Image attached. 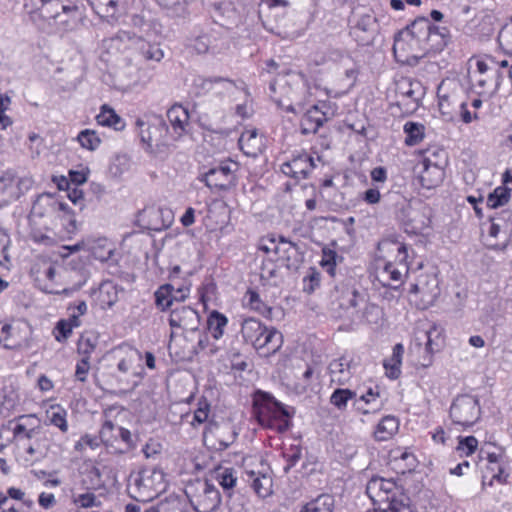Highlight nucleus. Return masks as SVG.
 <instances>
[{
  "label": "nucleus",
  "mask_w": 512,
  "mask_h": 512,
  "mask_svg": "<svg viewBox=\"0 0 512 512\" xmlns=\"http://www.w3.org/2000/svg\"><path fill=\"white\" fill-rule=\"evenodd\" d=\"M450 39L449 30L419 17L394 37L393 53L397 62L415 66L429 53L439 52Z\"/></svg>",
  "instance_id": "nucleus-1"
},
{
  "label": "nucleus",
  "mask_w": 512,
  "mask_h": 512,
  "mask_svg": "<svg viewBox=\"0 0 512 512\" xmlns=\"http://www.w3.org/2000/svg\"><path fill=\"white\" fill-rule=\"evenodd\" d=\"M269 89L271 99L279 108L292 113L303 109L307 90L299 74L279 75L270 83Z\"/></svg>",
  "instance_id": "nucleus-2"
},
{
  "label": "nucleus",
  "mask_w": 512,
  "mask_h": 512,
  "mask_svg": "<svg viewBox=\"0 0 512 512\" xmlns=\"http://www.w3.org/2000/svg\"><path fill=\"white\" fill-rule=\"evenodd\" d=\"M167 488L165 474L157 468H144L129 475L127 490L129 495L138 502H148Z\"/></svg>",
  "instance_id": "nucleus-3"
},
{
  "label": "nucleus",
  "mask_w": 512,
  "mask_h": 512,
  "mask_svg": "<svg viewBox=\"0 0 512 512\" xmlns=\"http://www.w3.org/2000/svg\"><path fill=\"white\" fill-rule=\"evenodd\" d=\"M109 356L119 373V378L127 381L131 378V388L137 387L145 374L141 352L129 344H121L113 348Z\"/></svg>",
  "instance_id": "nucleus-4"
},
{
  "label": "nucleus",
  "mask_w": 512,
  "mask_h": 512,
  "mask_svg": "<svg viewBox=\"0 0 512 512\" xmlns=\"http://www.w3.org/2000/svg\"><path fill=\"white\" fill-rule=\"evenodd\" d=\"M254 415L261 426L279 433L289 428L287 410L268 393H257L254 399Z\"/></svg>",
  "instance_id": "nucleus-5"
},
{
  "label": "nucleus",
  "mask_w": 512,
  "mask_h": 512,
  "mask_svg": "<svg viewBox=\"0 0 512 512\" xmlns=\"http://www.w3.org/2000/svg\"><path fill=\"white\" fill-rule=\"evenodd\" d=\"M241 334L245 342L268 356L278 351L283 343L282 334L275 328L268 329L255 318L244 319L241 324Z\"/></svg>",
  "instance_id": "nucleus-6"
},
{
  "label": "nucleus",
  "mask_w": 512,
  "mask_h": 512,
  "mask_svg": "<svg viewBox=\"0 0 512 512\" xmlns=\"http://www.w3.org/2000/svg\"><path fill=\"white\" fill-rule=\"evenodd\" d=\"M103 47L110 52H120L127 48L135 47L141 53L146 60L160 61L164 53L159 45L151 44L146 42L141 37L128 31H120L115 36L105 39L103 41Z\"/></svg>",
  "instance_id": "nucleus-7"
},
{
  "label": "nucleus",
  "mask_w": 512,
  "mask_h": 512,
  "mask_svg": "<svg viewBox=\"0 0 512 512\" xmlns=\"http://www.w3.org/2000/svg\"><path fill=\"white\" fill-rule=\"evenodd\" d=\"M185 494L197 512H212L221 502L218 489L208 480L196 479L190 482Z\"/></svg>",
  "instance_id": "nucleus-8"
},
{
  "label": "nucleus",
  "mask_w": 512,
  "mask_h": 512,
  "mask_svg": "<svg viewBox=\"0 0 512 512\" xmlns=\"http://www.w3.org/2000/svg\"><path fill=\"white\" fill-rule=\"evenodd\" d=\"M366 493L380 512H388L389 506L404 496L394 480L380 477L368 482Z\"/></svg>",
  "instance_id": "nucleus-9"
},
{
  "label": "nucleus",
  "mask_w": 512,
  "mask_h": 512,
  "mask_svg": "<svg viewBox=\"0 0 512 512\" xmlns=\"http://www.w3.org/2000/svg\"><path fill=\"white\" fill-rule=\"evenodd\" d=\"M62 264L53 261H42L32 268L37 286L46 293L59 294L62 288Z\"/></svg>",
  "instance_id": "nucleus-10"
},
{
  "label": "nucleus",
  "mask_w": 512,
  "mask_h": 512,
  "mask_svg": "<svg viewBox=\"0 0 512 512\" xmlns=\"http://www.w3.org/2000/svg\"><path fill=\"white\" fill-rule=\"evenodd\" d=\"M238 163L230 159L221 161L202 175L201 180L210 189L228 190L236 185Z\"/></svg>",
  "instance_id": "nucleus-11"
},
{
  "label": "nucleus",
  "mask_w": 512,
  "mask_h": 512,
  "mask_svg": "<svg viewBox=\"0 0 512 512\" xmlns=\"http://www.w3.org/2000/svg\"><path fill=\"white\" fill-rule=\"evenodd\" d=\"M480 412L477 398L467 394L460 395L454 399L450 407V418L456 425L470 427L478 421Z\"/></svg>",
  "instance_id": "nucleus-12"
},
{
  "label": "nucleus",
  "mask_w": 512,
  "mask_h": 512,
  "mask_svg": "<svg viewBox=\"0 0 512 512\" xmlns=\"http://www.w3.org/2000/svg\"><path fill=\"white\" fill-rule=\"evenodd\" d=\"M136 126L139 128L141 142L146 145V149L152 151L154 147H160L164 144L168 127L161 116L152 115L147 120L137 119Z\"/></svg>",
  "instance_id": "nucleus-13"
},
{
  "label": "nucleus",
  "mask_w": 512,
  "mask_h": 512,
  "mask_svg": "<svg viewBox=\"0 0 512 512\" xmlns=\"http://www.w3.org/2000/svg\"><path fill=\"white\" fill-rule=\"evenodd\" d=\"M30 5L33 7L32 20L43 29L46 24L56 25L57 18L64 12V4L61 0H30V4L25 3L26 7Z\"/></svg>",
  "instance_id": "nucleus-14"
},
{
  "label": "nucleus",
  "mask_w": 512,
  "mask_h": 512,
  "mask_svg": "<svg viewBox=\"0 0 512 512\" xmlns=\"http://www.w3.org/2000/svg\"><path fill=\"white\" fill-rule=\"evenodd\" d=\"M237 433L229 424L219 425L209 422L203 432V441L206 447L214 451L227 449L236 439Z\"/></svg>",
  "instance_id": "nucleus-15"
},
{
  "label": "nucleus",
  "mask_w": 512,
  "mask_h": 512,
  "mask_svg": "<svg viewBox=\"0 0 512 512\" xmlns=\"http://www.w3.org/2000/svg\"><path fill=\"white\" fill-rule=\"evenodd\" d=\"M377 33V19L374 15L368 13L359 16L356 23L350 29V35L362 46L372 44Z\"/></svg>",
  "instance_id": "nucleus-16"
},
{
  "label": "nucleus",
  "mask_w": 512,
  "mask_h": 512,
  "mask_svg": "<svg viewBox=\"0 0 512 512\" xmlns=\"http://www.w3.org/2000/svg\"><path fill=\"white\" fill-rule=\"evenodd\" d=\"M169 325L173 329L180 328L185 331L195 332L200 325V315L190 306H178L171 310Z\"/></svg>",
  "instance_id": "nucleus-17"
},
{
  "label": "nucleus",
  "mask_w": 512,
  "mask_h": 512,
  "mask_svg": "<svg viewBox=\"0 0 512 512\" xmlns=\"http://www.w3.org/2000/svg\"><path fill=\"white\" fill-rule=\"evenodd\" d=\"M314 159L306 152L299 153L281 165V172L297 180L305 179L315 168Z\"/></svg>",
  "instance_id": "nucleus-18"
},
{
  "label": "nucleus",
  "mask_w": 512,
  "mask_h": 512,
  "mask_svg": "<svg viewBox=\"0 0 512 512\" xmlns=\"http://www.w3.org/2000/svg\"><path fill=\"white\" fill-rule=\"evenodd\" d=\"M193 87L197 95L221 92L220 88H225L226 92L230 94L238 89L237 83L233 80L222 77L204 78L201 76L194 79Z\"/></svg>",
  "instance_id": "nucleus-19"
},
{
  "label": "nucleus",
  "mask_w": 512,
  "mask_h": 512,
  "mask_svg": "<svg viewBox=\"0 0 512 512\" xmlns=\"http://www.w3.org/2000/svg\"><path fill=\"white\" fill-rule=\"evenodd\" d=\"M77 478L83 490H96L104 485L100 469L91 460L81 463Z\"/></svg>",
  "instance_id": "nucleus-20"
},
{
  "label": "nucleus",
  "mask_w": 512,
  "mask_h": 512,
  "mask_svg": "<svg viewBox=\"0 0 512 512\" xmlns=\"http://www.w3.org/2000/svg\"><path fill=\"white\" fill-rule=\"evenodd\" d=\"M174 290L175 286L170 283L164 284L156 290L154 296L157 308L161 311H165L172 306L174 301H184L187 298L188 288L177 287V293H181V296L174 295Z\"/></svg>",
  "instance_id": "nucleus-21"
},
{
  "label": "nucleus",
  "mask_w": 512,
  "mask_h": 512,
  "mask_svg": "<svg viewBox=\"0 0 512 512\" xmlns=\"http://www.w3.org/2000/svg\"><path fill=\"white\" fill-rule=\"evenodd\" d=\"M89 255H78L77 257H71L68 262L69 268L66 269L68 272V278L74 280V283L69 288L71 290L79 289L87 280L86 266L88 263Z\"/></svg>",
  "instance_id": "nucleus-22"
},
{
  "label": "nucleus",
  "mask_w": 512,
  "mask_h": 512,
  "mask_svg": "<svg viewBox=\"0 0 512 512\" xmlns=\"http://www.w3.org/2000/svg\"><path fill=\"white\" fill-rule=\"evenodd\" d=\"M402 270L396 263L386 262L382 267H377L375 278L383 287L397 288L402 282Z\"/></svg>",
  "instance_id": "nucleus-23"
},
{
  "label": "nucleus",
  "mask_w": 512,
  "mask_h": 512,
  "mask_svg": "<svg viewBox=\"0 0 512 512\" xmlns=\"http://www.w3.org/2000/svg\"><path fill=\"white\" fill-rule=\"evenodd\" d=\"M444 178L443 164L433 163L430 158H424L420 181L423 187L431 189L439 185Z\"/></svg>",
  "instance_id": "nucleus-24"
},
{
  "label": "nucleus",
  "mask_w": 512,
  "mask_h": 512,
  "mask_svg": "<svg viewBox=\"0 0 512 512\" xmlns=\"http://www.w3.org/2000/svg\"><path fill=\"white\" fill-rule=\"evenodd\" d=\"M325 121V114L318 109V106L313 105L306 111L301 119L300 126L302 134L316 133Z\"/></svg>",
  "instance_id": "nucleus-25"
},
{
  "label": "nucleus",
  "mask_w": 512,
  "mask_h": 512,
  "mask_svg": "<svg viewBox=\"0 0 512 512\" xmlns=\"http://www.w3.org/2000/svg\"><path fill=\"white\" fill-rule=\"evenodd\" d=\"M366 295L359 293L355 289H347L339 299L340 308L347 311L352 319L360 312L362 303H365Z\"/></svg>",
  "instance_id": "nucleus-26"
},
{
  "label": "nucleus",
  "mask_w": 512,
  "mask_h": 512,
  "mask_svg": "<svg viewBox=\"0 0 512 512\" xmlns=\"http://www.w3.org/2000/svg\"><path fill=\"white\" fill-rule=\"evenodd\" d=\"M19 198L17 177L4 174L0 177V207Z\"/></svg>",
  "instance_id": "nucleus-27"
},
{
  "label": "nucleus",
  "mask_w": 512,
  "mask_h": 512,
  "mask_svg": "<svg viewBox=\"0 0 512 512\" xmlns=\"http://www.w3.org/2000/svg\"><path fill=\"white\" fill-rule=\"evenodd\" d=\"M238 144L240 149L247 155L251 157L258 156L262 151V138L258 135L257 131L247 130L243 132L238 140Z\"/></svg>",
  "instance_id": "nucleus-28"
},
{
  "label": "nucleus",
  "mask_w": 512,
  "mask_h": 512,
  "mask_svg": "<svg viewBox=\"0 0 512 512\" xmlns=\"http://www.w3.org/2000/svg\"><path fill=\"white\" fill-rule=\"evenodd\" d=\"M64 210V203L55 199L51 193L41 194L34 202L33 211L43 215L45 213H56Z\"/></svg>",
  "instance_id": "nucleus-29"
},
{
  "label": "nucleus",
  "mask_w": 512,
  "mask_h": 512,
  "mask_svg": "<svg viewBox=\"0 0 512 512\" xmlns=\"http://www.w3.org/2000/svg\"><path fill=\"white\" fill-rule=\"evenodd\" d=\"M404 354V346L401 343H397L393 347L392 355L384 360V368L386 375L390 379H397L401 374V363Z\"/></svg>",
  "instance_id": "nucleus-30"
},
{
  "label": "nucleus",
  "mask_w": 512,
  "mask_h": 512,
  "mask_svg": "<svg viewBox=\"0 0 512 512\" xmlns=\"http://www.w3.org/2000/svg\"><path fill=\"white\" fill-rule=\"evenodd\" d=\"M331 381L344 385L351 377L350 364L346 358L334 359L329 364Z\"/></svg>",
  "instance_id": "nucleus-31"
},
{
  "label": "nucleus",
  "mask_w": 512,
  "mask_h": 512,
  "mask_svg": "<svg viewBox=\"0 0 512 512\" xmlns=\"http://www.w3.org/2000/svg\"><path fill=\"white\" fill-rule=\"evenodd\" d=\"M97 123L101 126L112 127L115 130H122L125 126L123 119L110 106L104 104L100 113L96 116Z\"/></svg>",
  "instance_id": "nucleus-32"
},
{
  "label": "nucleus",
  "mask_w": 512,
  "mask_h": 512,
  "mask_svg": "<svg viewBox=\"0 0 512 512\" xmlns=\"http://www.w3.org/2000/svg\"><path fill=\"white\" fill-rule=\"evenodd\" d=\"M167 118L174 130L175 134L180 136L188 123V112L181 105H173L167 111Z\"/></svg>",
  "instance_id": "nucleus-33"
},
{
  "label": "nucleus",
  "mask_w": 512,
  "mask_h": 512,
  "mask_svg": "<svg viewBox=\"0 0 512 512\" xmlns=\"http://www.w3.org/2000/svg\"><path fill=\"white\" fill-rule=\"evenodd\" d=\"M69 312L68 319L66 320V338L72 328L79 327L81 325L80 317L87 312V304L84 300H79L75 303H70L67 307Z\"/></svg>",
  "instance_id": "nucleus-34"
},
{
  "label": "nucleus",
  "mask_w": 512,
  "mask_h": 512,
  "mask_svg": "<svg viewBox=\"0 0 512 512\" xmlns=\"http://www.w3.org/2000/svg\"><path fill=\"white\" fill-rule=\"evenodd\" d=\"M399 428V421L394 416H385L377 425L374 436L378 441L389 440Z\"/></svg>",
  "instance_id": "nucleus-35"
},
{
  "label": "nucleus",
  "mask_w": 512,
  "mask_h": 512,
  "mask_svg": "<svg viewBox=\"0 0 512 512\" xmlns=\"http://www.w3.org/2000/svg\"><path fill=\"white\" fill-rule=\"evenodd\" d=\"M362 305L363 309H360L355 318H359L367 324H380L384 315L382 308L374 303H369L366 298L365 303H362Z\"/></svg>",
  "instance_id": "nucleus-36"
},
{
  "label": "nucleus",
  "mask_w": 512,
  "mask_h": 512,
  "mask_svg": "<svg viewBox=\"0 0 512 512\" xmlns=\"http://www.w3.org/2000/svg\"><path fill=\"white\" fill-rule=\"evenodd\" d=\"M44 423L46 425H54L61 431H64V408L57 403L45 404Z\"/></svg>",
  "instance_id": "nucleus-37"
},
{
  "label": "nucleus",
  "mask_w": 512,
  "mask_h": 512,
  "mask_svg": "<svg viewBox=\"0 0 512 512\" xmlns=\"http://www.w3.org/2000/svg\"><path fill=\"white\" fill-rule=\"evenodd\" d=\"M437 95L441 113L452 118V114L458 108L460 102L456 101L455 95H449L446 92V84L444 82L439 85Z\"/></svg>",
  "instance_id": "nucleus-38"
},
{
  "label": "nucleus",
  "mask_w": 512,
  "mask_h": 512,
  "mask_svg": "<svg viewBox=\"0 0 512 512\" xmlns=\"http://www.w3.org/2000/svg\"><path fill=\"white\" fill-rule=\"evenodd\" d=\"M115 249L111 243H109L106 239L98 240L91 247V254L95 259L100 260L102 262L112 261L117 263V260L114 259Z\"/></svg>",
  "instance_id": "nucleus-39"
},
{
  "label": "nucleus",
  "mask_w": 512,
  "mask_h": 512,
  "mask_svg": "<svg viewBox=\"0 0 512 512\" xmlns=\"http://www.w3.org/2000/svg\"><path fill=\"white\" fill-rule=\"evenodd\" d=\"M228 323L225 315L218 311H213L207 319V328L214 339H220L224 334V328Z\"/></svg>",
  "instance_id": "nucleus-40"
},
{
  "label": "nucleus",
  "mask_w": 512,
  "mask_h": 512,
  "mask_svg": "<svg viewBox=\"0 0 512 512\" xmlns=\"http://www.w3.org/2000/svg\"><path fill=\"white\" fill-rule=\"evenodd\" d=\"M71 497L73 503L81 508H89L97 505V498L91 490L81 491L80 488L74 486L71 489Z\"/></svg>",
  "instance_id": "nucleus-41"
},
{
  "label": "nucleus",
  "mask_w": 512,
  "mask_h": 512,
  "mask_svg": "<svg viewBox=\"0 0 512 512\" xmlns=\"http://www.w3.org/2000/svg\"><path fill=\"white\" fill-rule=\"evenodd\" d=\"M406 134L405 143L409 146L418 144L424 137V126L415 122H407L404 125Z\"/></svg>",
  "instance_id": "nucleus-42"
},
{
  "label": "nucleus",
  "mask_w": 512,
  "mask_h": 512,
  "mask_svg": "<svg viewBox=\"0 0 512 512\" xmlns=\"http://www.w3.org/2000/svg\"><path fill=\"white\" fill-rule=\"evenodd\" d=\"M510 199V191L504 186L497 187L487 197L486 204L491 209L505 205Z\"/></svg>",
  "instance_id": "nucleus-43"
},
{
  "label": "nucleus",
  "mask_w": 512,
  "mask_h": 512,
  "mask_svg": "<svg viewBox=\"0 0 512 512\" xmlns=\"http://www.w3.org/2000/svg\"><path fill=\"white\" fill-rule=\"evenodd\" d=\"M333 498L328 494H323L315 500L305 505L306 511L309 512H332Z\"/></svg>",
  "instance_id": "nucleus-44"
},
{
  "label": "nucleus",
  "mask_w": 512,
  "mask_h": 512,
  "mask_svg": "<svg viewBox=\"0 0 512 512\" xmlns=\"http://www.w3.org/2000/svg\"><path fill=\"white\" fill-rule=\"evenodd\" d=\"M333 498L328 494H323L315 500L305 505L306 511L309 512H332Z\"/></svg>",
  "instance_id": "nucleus-45"
},
{
  "label": "nucleus",
  "mask_w": 512,
  "mask_h": 512,
  "mask_svg": "<svg viewBox=\"0 0 512 512\" xmlns=\"http://www.w3.org/2000/svg\"><path fill=\"white\" fill-rule=\"evenodd\" d=\"M77 141L81 147L90 151L96 150L101 144L100 137L94 130L90 129L82 130L77 136Z\"/></svg>",
  "instance_id": "nucleus-46"
},
{
  "label": "nucleus",
  "mask_w": 512,
  "mask_h": 512,
  "mask_svg": "<svg viewBox=\"0 0 512 512\" xmlns=\"http://www.w3.org/2000/svg\"><path fill=\"white\" fill-rule=\"evenodd\" d=\"M251 486L254 492L261 498H266L272 493V479L267 475L256 476Z\"/></svg>",
  "instance_id": "nucleus-47"
},
{
  "label": "nucleus",
  "mask_w": 512,
  "mask_h": 512,
  "mask_svg": "<svg viewBox=\"0 0 512 512\" xmlns=\"http://www.w3.org/2000/svg\"><path fill=\"white\" fill-rule=\"evenodd\" d=\"M215 478L224 490H230L236 485L237 477L233 468H219Z\"/></svg>",
  "instance_id": "nucleus-48"
},
{
  "label": "nucleus",
  "mask_w": 512,
  "mask_h": 512,
  "mask_svg": "<svg viewBox=\"0 0 512 512\" xmlns=\"http://www.w3.org/2000/svg\"><path fill=\"white\" fill-rule=\"evenodd\" d=\"M355 396L356 393L354 391L339 388L332 393L330 403L337 409L344 410L347 407L348 401L353 399Z\"/></svg>",
  "instance_id": "nucleus-49"
},
{
  "label": "nucleus",
  "mask_w": 512,
  "mask_h": 512,
  "mask_svg": "<svg viewBox=\"0 0 512 512\" xmlns=\"http://www.w3.org/2000/svg\"><path fill=\"white\" fill-rule=\"evenodd\" d=\"M157 512H184V504L178 497H169L160 501L157 505Z\"/></svg>",
  "instance_id": "nucleus-50"
},
{
  "label": "nucleus",
  "mask_w": 512,
  "mask_h": 512,
  "mask_svg": "<svg viewBox=\"0 0 512 512\" xmlns=\"http://www.w3.org/2000/svg\"><path fill=\"white\" fill-rule=\"evenodd\" d=\"M66 196L80 211L85 208L84 192L78 186L71 187L70 183L66 180Z\"/></svg>",
  "instance_id": "nucleus-51"
},
{
  "label": "nucleus",
  "mask_w": 512,
  "mask_h": 512,
  "mask_svg": "<svg viewBox=\"0 0 512 512\" xmlns=\"http://www.w3.org/2000/svg\"><path fill=\"white\" fill-rule=\"evenodd\" d=\"M430 282L432 284V288L425 287L424 279L422 277H420L417 280V282L414 285H412L411 291L415 292V293L427 294L431 297H434V296L438 295V293H439L437 278L435 276H431Z\"/></svg>",
  "instance_id": "nucleus-52"
},
{
  "label": "nucleus",
  "mask_w": 512,
  "mask_h": 512,
  "mask_svg": "<svg viewBox=\"0 0 512 512\" xmlns=\"http://www.w3.org/2000/svg\"><path fill=\"white\" fill-rule=\"evenodd\" d=\"M498 42L505 53L512 55V22L501 29Z\"/></svg>",
  "instance_id": "nucleus-53"
},
{
  "label": "nucleus",
  "mask_w": 512,
  "mask_h": 512,
  "mask_svg": "<svg viewBox=\"0 0 512 512\" xmlns=\"http://www.w3.org/2000/svg\"><path fill=\"white\" fill-rule=\"evenodd\" d=\"M337 257H338V255L334 250H331L328 248H324L322 250V259L320 261V265L331 276H334V274H335V266H336Z\"/></svg>",
  "instance_id": "nucleus-54"
},
{
  "label": "nucleus",
  "mask_w": 512,
  "mask_h": 512,
  "mask_svg": "<svg viewBox=\"0 0 512 512\" xmlns=\"http://www.w3.org/2000/svg\"><path fill=\"white\" fill-rule=\"evenodd\" d=\"M26 419H28V417H20L19 422L15 423V425L12 428L14 438L17 441L30 439L34 434V429L28 428L27 425L22 422L23 420Z\"/></svg>",
  "instance_id": "nucleus-55"
},
{
  "label": "nucleus",
  "mask_w": 512,
  "mask_h": 512,
  "mask_svg": "<svg viewBox=\"0 0 512 512\" xmlns=\"http://www.w3.org/2000/svg\"><path fill=\"white\" fill-rule=\"evenodd\" d=\"M9 246V235L0 229V266L4 268H8V265L10 264V257L8 253Z\"/></svg>",
  "instance_id": "nucleus-56"
},
{
  "label": "nucleus",
  "mask_w": 512,
  "mask_h": 512,
  "mask_svg": "<svg viewBox=\"0 0 512 512\" xmlns=\"http://www.w3.org/2000/svg\"><path fill=\"white\" fill-rule=\"evenodd\" d=\"M248 296V305L251 309L263 314L267 315L271 313V308L268 307L265 303L262 302L260 296L257 292L249 290L247 292Z\"/></svg>",
  "instance_id": "nucleus-57"
},
{
  "label": "nucleus",
  "mask_w": 512,
  "mask_h": 512,
  "mask_svg": "<svg viewBox=\"0 0 512 512\" xmlns=\"http://www.w3.org/2000/svg\"><path fill=\"white\" fill-rule=\"evenodd\" d=\"M478 446V440L474 436L459 438L457 450L466 456L475 452Z\"/></svg>",
  "instance_id": "nucleus-58"
},
{
  "label": "nucleus",
  "mask_w": 512,
  "mask_h": 512,
  "mask_svg": "<svg viewBox=\"0 0 512 512\" xmlns=\"http://www.w3.org/2000/svg\"><path fill=\"white\" fill-rule=\"evenodd\" d=\"M90 174V169L87 166H80L77 170L69 171V179L70 185L73 184L75 186L83 185L87 182L88 176Z\"/></svg>",
  "instance_id": "nucleus-59"
},
{
  "label": "nucleus",
  "mask_w": 512,
  "mask_h": 512,
  "mask_svg": "<svg viewBox=\"0 0 512 512\" xmlns=\"http://www.w3.org/2000/svg\"><path fill=\"white\" fill-rule=\"evenodd\" d=\"M129 161L125 156H117L109 167V172L113 177H120L128 170Z\"/></svg>",
  "instance_id": "nucleus-60"
},
{
  "label": "nucleus",
  "mask_w": 512,
  "mask_h": 512,
  "mask_svg": "<svg viewBox=\"0 0 512 512\" xmlns=\"http://www.w3.org/2000/svg\"><path fill=\"white\" fill-rule=\"evenodd\" d=\"M426 337V350L429 352L439 350L441 342V332L436 327H432L426 332Z\"/></svg>",
  "instance_id": "nucleus-61"
},
{
  "label": "nucleus",
  "mask_w": 512,
  "mask_h": 512,
  "mask_svg": "<svg viewBox=\"0 0 512 512\" xmlns=\"http://www.w3.org/2000/svg\"><path fill=\"white\" fill-rule=\"evenodd\" d=\"M209 416V404L204 403L203 405L200 404V406L194 411L192 420L190 421V424L196 428L200 426L201 424L205 423L208 420Z\"/></svg>",
  "instance_id": "nucleus-62"
},
{
  "label": "nucleus",
  "mask_w": 512,
  "mask_h": 512,
  "mask_svg": "<svg viewBox=\"0 0 512 512\" xmlns=\"http://www.w3.org/2000/svg\"><path fill=\"white\" fill-rule=\"evenodd\" d=\"M101 442L102 441L100 440V438L96 436L85 435L81 437L79 441L76 442L75 449L77 451H84L86 447H89L90 449L94 450L97 447H99Z\"/></svg>",
  "instance_id": "nucleus-63"
},
{
  "label": "nucleus",
  "mask_w": 512,
  "mask_h": 512,
  "mask_svg": "<svg viewBox=\"0 0 512 512\" xmlns=\"http://www.w3.org/2000/svg\"><path fill=\"white\" fill-rule=\"evenodd\" d=\"M76 254L90 255V249L84 240H81L73 245L66 244V260Z\"/></svg>",
  "instance_id": "nucleus-64"
}]
</instances>
